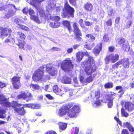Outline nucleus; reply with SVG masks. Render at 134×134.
Listing matches in <instances>:
<instances>
[{
  "mask_svg": "<svg viewBox=\"0 0 134 134\" xmlns=\"http://www.w3.org/2000/svg\"><path fill=\"white\" fill-rule=\"evenodd\" d=\"M79 105L74 103L70 102L63 104L59 109L58 114L62 117L66 115L70 118L76 117L77 114L80 111Z\"/></svg>",
  "mask_w": 134,
  "mask_h": 134,
  "instance_id": "1",
  "label": "nucleus"
},
{
  "mask_svg": "<svg viewBox=\"0 0 134 134\" xmlns=\"http://www.w3.org/2000/svg\"><path fill=\"white\" fill-rule=\"evenodd\" d=\"M82 63L85 66L84 71L87 75H92L96 71L97 67L95 65V62L93 57H89Z\"/></svg>",
  "mask_w": 134,
  "mask_h": 134,
  "instance_id": "2",
  "label": "nucleus"
},
{
  "mask_svg": "<svg viewBox=\"0 0 134 134\" xmlns=\"http://www.w3.org/2000/svg\"><path fill=\"white\" fill-rule=\"evenodd\" d=\"M63 10L64 11L61 14L63 18H73L74 17L75 10L70 6L67 0L65 1Z\"/></svg>",
  "mask_w": 134,
  "mask_h": 134,
  "instance_id": "3",
  "label": "nucleus"
},
{
  "mask_svg": "<svg viewBox=\"0 0 134 134\" xmlns=\"http://www.w3.org/2000/svg\"><path fill=\"white\" fill-rule=\"evenodd\" d=\"M44 65H42L39 68L36 70L32 75V79L35 82L42 80L44 77Z\"/></svg>",
  "mask_w": 134,
  "mask_h": 134,
  "instance_id": "4",
  "label": "nucleus"
},
{
  "mask_svg": "<svg viewBox=\"0 0 134 134\" xmlns=\"http://www.w3.org/2000/svg\"><path fill=\"white\" fill-rule=\"evenodd\" d=\"M73 28V32L75 36V38L77 41L80 42L82 41V34L79 28L78 24L76 22H74L72 25Z\"/></svg>",
  "mask_w": 134,
  "mask_h": 134,
  "instance_id": "5",
  "label": "nucleus"
},
{
  "mask_svg": "<svg viewBox=\"0 0 134 134\" xmlns=\"http://www.w3.org/2000/svg\"><path fill=\"white\" fill-rule=\"evenodd\" d=\"M109 94H107L105 95V97H106L105 99H104L103 100L104 102L106 103L108 102V107L109 108H111L113 105V100L115 97L116 96V94L114 92L112 91L110 92Z\"/></svg>",
  "mask_w": 134,
  "mask_h": 134,
  "instance_id": "6",
  "label": "nucleus"
},
{
  "mask_svg": "<svg viewBox=\"0 0 134 134\" xmlns=\"http://www.w3.org/2000/svg\"><path fill=\"white\" fill-rule=\"evenodd\" d=\"M72 66L71 61L69 58H66L62 61L61 65V69L65 71H70L71 67Z\"/></svg>",
  "mask_w": 134,
  "mask_h": 134,
  "instance_id": "7",
  "label": "nucleus"
},
{
  "mask_svg": "<svg viewBox=\"0 0 134 134\" xmlns=\"http://www.w3.org/2000/svg\"><path fill=\"white\" fill-rule=\"evenodd\" d=\"M14 111L21 116L24 115L26 113L24 107H23L19 108L17 107H19L21 106L22 104L20 103H19L17 102H14Z\"/></svg>",
  "mask_w": 134,
  "mask_h": 134,
  "instance_id": "8",
  "label": "nucleus"
},
{
  "mask_svg": "<svg viewBox=\"0 0 134 134\" xmlns=\"http://www.w3.org/2000/svg\"><path fill=\"white\" fill-rule=\"evenodd\" d=\"M33 96L31 93L27 92V93L22 92L17 97V98L18 99H23L24 100H26V101L31 100Z\"/></svg>",
  "mask_w": 134,
  "mask_h": 134,
  "instance_id": "9",
  "label": "nucleus"
},
{
  "mask_svg": "<svg viewBox=\"0 0 134 134\" xmlns=\"http://www.w3.org/2000/svg\"><path fill=\"white\" fill-rule=\"evenodd\" d=\"M20 77L17 76H14L12 78L11 81L14 88L18 89L20 87Z\"/></svg>",
  "mask_w": 134,
  "mask_h": 134,
  "instance_id": "10",
  "label": "nucleus"
},
{
  "mask_svg": "<svg viewBox=\"0 0 134 134\" xmlns=\"http://www.w3.org/2000/svg\"><path fill=\"white\" fill-rule=\"evenodd\" d=\"M96 74H94L93 76L92 75L87 77L85 79H84V77L81 76L80 77V80L81 83H82L85 85L92 82L94 78L96 76Z\"/></svg>",
  "mask_w": 134,
  "mask_h": 134,
  "instance_id": "11",
  "label": "nucleus"
},
{
  "mask_svg": "<svg viewBox=\"0 0 134 134\" xmlns=\"http://www.w3.org/2000/svg\"><path fill=\"white\" fill-rule=\"evenodd\" d=\"M119 59V55L118 54H114L112 53L109 55L107 56L105 59L106 62H109L110 60L113 63H114L117 61Z\"/></svg>",
  "mask_w": 134,
  "mask_h": 134,
  "instance_id": "12",
  "label": "nucleus"
},
{
  "mask_svg": "<svg viewBox=\"0 0 134 134\" xmlns=\"http://www.w3.org/2000/svg\"><path fill=\"white\" fill-rule=\"evenodd\" d=\"M0 36L2 37H7L12 32L11 29H7L6 28H2L1 29Z\"/></svg>",
  "mask_w": 134,
  "mask_h": 134,
  "instance_id": "13",
  "label": "nucleus"
},
{
  "mask_svg": "<svg viewBox=\"0 0 134 134\" xmlns=\"http://www.w3.org/2000/svg\"><path fill=\"white\" fill-rule=\"evenodd\" d=\"M102 43L100 42L99 43H98L93 49V53L95 55H98L99 54L101 51H102Z\"/></svg>",
  "mask_w": 134,
  "mask_h": 134,
  "instance_id": "14",
  "label": "nucleus"
},
{
  "mask_svg": "<svg viewBox=\"0 0 134 134\" xmlns=\"http://www.w3.org/2000/svg\"><path fill=\"white\" fill-rule=\"evenodd\" d=\"M46 70L51 75L54 76L57 73V69L52 66H46Z\"/></svg>",
  "mask_w": 134,
  "mask_h": 134,
  "instance_id": "15",
  "label": "nucleus"
},
{
  "mask_svg": "<svg viewBox=\"0 0 134 134\" xmlns=\"http://www.w3.org/2000/svg\"><path fill=\"white\" fill-rule=\"evenodd\" d=\"M83 8L87 12H92L93 9V6L92 4L88 2H87L84 4Z\"/></svg>",
  "mask_w": 134,
  "mask_h": 134,
  "instance_id": "16",
  "label": "nucleus"
},
{
  "mask_svg": "<svg viewBox=\"0 0 134 134\" xmlns=\"http://www.w3.org/2000/svg\"><path fill=\"white\" fill-rule=\"evenodd\" d=\"M62 24L65 28H66L69 33L72 31V28L70 22L67 20H64L62 22Z\"/></svg>",
  "mask_w": 134,
  "mask_h": 134,
  "instance_id": "17",
  "label": "nucleus"
},
{
  "mask_svg": "<svg viewBox=\"0 0 134 134\" xmlns=\"http://www.w3.org/2000/svg\"><path fill=\"white\" fill-rule=\"evenodd\" d=\"M121 64L122 65L124 69H128L130 66V63L128 58H123L121 60Z\"/></svg>",
  "mask_w": 134,
  "mask_h": 134,
  "instance_id": "18",
  "label": "nucleus"
},
{
  "mask_svg": "<svg viewBox=\"0 0 134 134\" xmlns=\"http://www.w3.org/2000/svg\"><path fill=\"white\" fill-rule=\"evenodd\" d=\"M126 109L128 111H131L134 109V104L131 102H125L124 105Z\"/></svg>",
  "mask_w": 134,
  "mask_h": 134,
  "instance_id": "19",
  "label": "nucleus"
},
{
  "mask_svg": "<svg viewBox=\"0 0 134 134\" xmlns=\"http://www.w3.org/2000/svg\"><path fill=\"white\" fill-rule=\"evenodd\" d=\"M14 102H17L15 101H13L12 103L10 102L9 100V98H7L6 100L5 101L2 103V104L4 105L5 107L7 108H10L12 107L13 109L14 108Z\"/></svg>",
  "mask_w": 134,
  "mask_h": 134,
  "instance_id": "20",
  "label": "nucleus"
},
{
  "mask_svg": "<svg viewBox=\"0 0 134 134\" xmlns=\"http://www.w3.org/2000/svg\"><path fill=\"white\" fill-rule=\"evenodd\" d=\"M71 78L66 75L64 76L62 78L61 81L63 83L70 84L71 82Z\"/></svg>",
  "mask_w": 134,
  "mask_h": 134,
  "instance_id": "21",
  "label": "nucleus"
},
{
  "mask_svg": "<svg viewBox=\"0 0 134 134\" xmlns=\"http://www.w3.org/2000/svg\"><path fill=\"white\" fill-rule=\"evenodd\" d=\"M18 43L16 45L19 47L20 49H23L24 50V46L26 44L24 40H22L20 39H18Z\"/></svg>",
  "mask_w": 134,
  "mask_h": 134,
  "instance_id": "22",
  "label": "nucleus"
},
{
  "mask_svg": "<svg viewBox=\"0 0 134 134\" xmlns=\"http://www.w3.org/2000/svg\"><path fill=\"white\" fill-rule=\"evenodd\" d=\"M15 42V38L12 37L10 34H9V35L8 37L4 41V42L5 43H9L11 44H13Z\"/></svg>",
  "mask_w": 134,
  "mask_h": 134,
  "instance_id": "23",
  "label": "nucleus"
},
{
  "mask_svg": "<svg viewBox=\"0 0 134 134\" xmlns=\"http://www.w3.org/2000/svg\"><path fill=\"white\" fill-rule=\"evenodd\" d=\"M44 1V0H32L31 3L33 6H34L37 9V5L40 4L41 2Z\"/></svg>",
  "mask_w": 134,
  "mask_h": 134,
  "instance_id": "24",
  "label": "nucleus"
},
{
  "mask_svg": "<svg viewBox=\"0 0 134 134\" xmlns=\"http://www.w3.org/2000/svg\"><path fill=\"white\" fill-rule=\"evenodd\" d=\"M59 128L60 131L65 130L67 127V124L65 123L59 122L58 123Z\"/></svg>",
  "mask_w": 134,
  "mask_h": 134,
  "instance_id": "25",
  "label": "nucleus"
},
{
  "mask_svg": "<svg viewBox=\"0 0 134 134\" xmlns=\"http://www.w3.org/2000/svg\"><path fill=\"white\" fill-rule=\"evenodd\" d=\"M105 89L112 88L114 86V84L111 82H109L105 83L104 85Z\"/></svg>",
  "mask_w": 134,
  "mask_h": 134,
  "instance_id": "26",
  "label": "nucleus"
},
{
  "mask_svg": "<svg viewBox=\"0 0 134 134\" xmlns=\"http://www.w3.org/2000/svg\"><path fill=\"white\" fill-rule=\"evenodd\" d=\"M122 47L124 51L128 52L130 50V46L129 43H127L123 44Z\"/></svg>",
  "mask_w": 134,
  "mask_h": 134,
  "instance_id": "27",
  "label": "nucleus"
},
{
  "mask_svg": "<svg viewBox=\"0 0 134 134\" xmlns=\"http://www.w3.org/2000/svg\"><path fill=\"white\" fill-rule=\"evenodd\" d=\"M83 57V54L82 52H79L76 54V58L79 61H81Z\"/></svg>",
  "mask_w": 134,
  "mask_h": 134,
  "instance_id": "28",
  "label": "nucleus"
},
{
  "mask_svg": "<svg viewBox=\"0 0 134 134\" xmlns=\"http://www.w3.org/2000/svg\"><path fill=\"white\" fill-rule=\"evenodd\" d=\"M85 37L87 39H88V41L90 42L91 41H94L95 39V37L92 35L90 34H87L86 35Z\"/></svg>",
  "mask_w": 134,
  "mask_h": 134,
  "instance_id": "29",
  "label": "nucleus"
},
{
  "mask_svg": "<svg viewBox=\"0 0 134 134\" xmlns=\"http://www.w3.org/2000/svg\"><path fill=\"white\" fill-rule=\"evenodd\" d=\"M30 18L37 23L40 24L41 23L40 21L37 16L35 15L32 16H30Z\"/></svg>",
  "mask_w": 134,
  "mask_h": 134,
  "instance_id": "30",
  "label": "nucleus"
},
{
  "mask_svg": "<svg viewBox=\"0 0 134 134\" xmlns=\"http://www.w3.org/2000/svg\"><path fill=\"white\" fill-rule=\"evenodd\" d=\"M14 23L15 24L18 25V26L20 25L22 22L24 23L20 18L17 17L14 20Z\"/></svg>",
  "mask_w": 134,
  "mask_h": 134,
  "instance_id": "31",
  "label": "nucleus"
},
{
  "mask_svg": "<svg viewBox=\"0 0 134 134\" xmlns=\"http://www.w3.org/2000/svg\"><path fill=\"white\" fill-rule=\"evenodd\" d=\"M15 14V13L13 12L12 10H10L8 11V13H6L5 16V18H8L11 16H13Z\"/></svg>",
  "mask_w": 134,
  "mask_h": 134,
  "instance_id": "32",
  "label": "nucleus"
},
{
  "mask_svg": "<svg viewBox=\"0 0 134 134\" xmlns=\"http://www.w3.org/2000/svg\"><path fill=\"white\" fill-rule=\"evenodd\" d=\"M18 35L19 36L20 38L24 40L26 39V36L22 32H17Z\"/></svg>",
  "mask_w": 134,
  "mask_h": 134,
  "instance_id": "33",
  "label": "nucleus"
},
{
  "mask_svg": "<svg viewBox=\"0 0 134 134\" xmlns=\"http://www.w3.org/2000/svg\"><path fill=\"white\" fill-rule=\"evenodd\" d=\"M103 41L104 42H107L110 40V38L108 35L107 34H105L103 37Z\"/></svg>",
  "mask_w": 134,
  "mask_h": 134,
  "instance_id": "34",
  "label": "nucleus"
},
{
  "mask_svg": "<svg viewBox=\"0 0 134 134\" xmlns=\"http://www.w3.org/2000/svg\"><path fill=\"white\" fill-rule=\"evenodd\" d=\"M53 91L57 94H61V93H58L59 88L58 85H55L53 87Z\"/></svg>",
  "mask_w": 134,
  "mask_h": 134,
  "instance_id": "35",
  "label": "nucleus"
},
{
  "mask_svg": "<svg viewBox=\"0 0 134 134\" xmlns=\"http://www.w3.org/2000/svg\"><path fill=\"white\" fill-rule=\"evenodd\" d=\"M126 41L125 39L123 37H121L120 38L118 41V43L120 45L125 44L124 43L126 42Z\"/></svg>",
  "mask_w": 134,
  "mask_h": 134,
  "instance_id": "36",
  "label": "nucleus"
},
{
  "mask_svg": "<svg viewBox=\"0 0 134 134\" xmlns=\"http://www.w3.org/2000/svg\"><path fill=\"white\" fill-rule=\"evenodd\" d=\"M7 98L3 94H0V103L2 104L6 100Z\"/></svg>",
  "mask_w": 134,
  "mask_h": 134,
  "instance_id": "37",
  "label": "nucleus"
},
{
  "mask_svg": "<svg viewBox=\"0 0 134 134\" xmlns=\"http://www.w3.org/2000/svg\"><path fill=\"white\" fill-rule=\"evenodd\" d=\"M30 86L31 87H32L33 89L35 90H39L40 88V87L37 84L31 83L30 85Z\"/></svg>",
  "mask_w": 134,
  "mask_h": 134,
  "instance_id": "38",
  "label": "nucleus"
},
{
  "mask_svg": "<svg viewBox=\"0 0 134 134\" xmlns=\"http://www.w3.org/2000/svg\"><path fill=\"white\" fill-rule=\"evenodd\" d=\"M18 27L20 29L25 31H29V29L28 27L21 24L19 26H18Z\"/></svg>",
  "mask_w": 134,
  "mask_h": 134,
  "instance_id": "39",
  "label": "nucleus"
},
{
  "mask_svg": "<svg viewBox=\"0 0 134 134\" xmlns=\"http://www.w3.org/2000/svg\"><path fill=\"white\" fill-rule=\"evenodd\" d=\"M121 64V60H120L115 63L113 65L112 68L113 69H115V68H117L119 67V66Z\"/></svg>",
  "mask_w": 134,
  "mask_h": 134,
  "instance_id": "40",
  "label": "nucleus"
},
{
  "mask_svg": "<svg viewBox=\"0 0 134 134\" xmlns=\"http://www.w3.org/2000/svg\"><path fill=\"white\" fill-rule=\"evenodd\" d=\"M121 113L123 116L127 117L129 115V114L127 113L123 108H122L121 109Z\"/></svg>",
  "mask_w": 134,
  "mask_h": 134,
  "instance_id": "41",
  "label": "nucleus"
},
{
  "mask_svg": "<svg viewBox=\"0 0 134 134\" xmlns=\"http://www.w3.org/2000/svg\"><path fill=\"white\" fill-rule=\"evenodd\" d=\"M106 25L108 26H111L113 24L112 20L111 18H109L105 22Z\"/></svg>",
  "mask_w": 134,
  "mask_h": 134,
  "instance_id": "42",
  "label": "nucleus"
},
{
  "mask_svg": "<svg viewBox=\"0 0 134 134\" xmlns=\"http://www.w3.org/2000/svg\"><path fill=\"white\" fill-rule=\"evenodd\" d=\"M100 91L99 90L96 91L94 93V97L96 99H98L100 97Z\"/></svg>",
  "mask_w": 134,
  "mask_h": 134,
  "instance_id": "43",
  "label": "nucleus"
},
{
  "mask_svg": "<svg viewBox=\"0 0 134 134\" xmlns=\"http://www.w3.org/2000/svg\"><path fill=\"white\" fill-rule=\"evenodd\" d=\"M40 108V106L39 104L32 103V109H38Z\"/></svg>",
  "mask_w": 134,
  "mask_h": 134,
  "instance_id": "44",
  "label": "nucleus"
},
{
  "mask_svg": "<svg viewBox=\"0 0 134 134\" xmlns=\"http://www.w3.org/2000/svg\"><path fill=\"white\" fill-rule=\"evenodd\" d=\"M39 14L41 17H44L45 16V14L44 10L41 9L38 12Z\"/></svg>",
  "mask_w": 134,
  "mask_h": 134,
  "instance_id": "45",
  "label": "nucleus"
},
{
  "mask_svg": "<svg viewBox=\"0 0 134 134\" xmlns=\"http://www.w3.org/2000/svg\"><path fill=\"white\" fill-rule=\"evenodd\" d=\"M123 126L124 127H127L128 130L130 128L131 126V125L128 122H124L123 123Z\"/></svg>",
  "mask_w": 134,
  "mask_h": 134,
  "instance_id": "46",
  "label": "nucleus"
},
{
  "mask_svg": "<svg viewBox=\"0 0 134 134\" xmlns=\"http://www.w3.org/2000/svg\"><path fill=\"white\" fill-rule=\"evenodd\" d=\"M52 19L55 22H58L60 19V17L58 16H53L52 18Z\"/></svg>",
  "mask_w": 134,
  "mask_h": 134,
  "instance_id": "47",
  "label": "nucleus"
},
{
  "mask_svg": "<svg viewBox=\"0 0 134 134\" xmlns=\"http://www.w3.org/2000/svg\"><path fill=\"white\" fill-rule=\"evenodd\" d=\"M125 91L123 89V88L120 90L118 92L119 93H120V94L119 95V98L121 97L125 93Z\"/></svg>",
  "mask_w": 134,
  "mask_h": 134,
  "instance_id": "48",
  "label": "nucleus"
},
{
  "mask_svg": "<svg viewBox=\"0 0 134 134\" xmlns=\"http://www.w3.org/2000/svg\"><path fill=\"white\" fill-rule=\"evenodd\" d=\"M28 12L29 15L30 16V17L31 16H32L34 15H33L35 13V12L34 10L32 9L31 8H30L29 9Z\"/></svg>",
  "mask_w": 134,
  "mask_h": 134,
  "instance_id": "49",
  "label": "nucleus"
},
{
  "mask_svg": "<svg viewBox=\"0 0 134 134\" xmlns=\"http://www.w3.org/2000/svg\"><path fill=\"white\" fill-rule=\"evenodd\" d=\"M108 49L109 52H112L114 51L115 47L113 46H110L108 47Z\"/></svg>",
  "mask_w": 134,
  "mask_h": 134,
  "instance_id": "50",
  "label": "nucleus"
},
{
  "mask_svg": "<svg viewBox=\"0 0 134 134\" xmlns=\"http://www.w3.org/2000/svg\"><path fill=\"white\" fill-rule=\"evenodd\" d=\"M23 13L25 14H27L28 12L29 11V9H28V8L27 7H25L23 9Z\"/></svg>",
  "mask_w": 134,
  "mask_h": 134,
  "instance_id": "51",
  "label": "nucleus"
},
{
  "mask_svg": "<svg viewBox=\"0 0 134 134\" xmlns=\"http://www.w3.org/2000/svg\"><path fill=\"white\" fill-rule=\"evenodd\" d=\"M70 3L72 5H76V0H69Z\"/></svg>",
  "mask_w": 134,
  "mask_h": 134,
  "instance_id": "52",
  "label": "nucleus"
},
{
  "mask_svg": "<svg viewBox=\"0 0 134 134\" xmlns=\"http://www.w3.org/2000/svg\"><path fill=\"white\" fill-rule=\"evenodd\" d=\"M114 119L119 123L120 125L121 126L122 125V122L119 118L115 116L114 117Z\"/></svg>",
  "mask_w": 134,
  "mask_h": 134,
  "instance_id": "53",
  "label": "nucleus"
},
{
  "mask_svg": "<svg viewBox=\"0 0 134 134\" xmlns=\"http://www.w3.org/2000/svg\"><path fill=\"white\" fill-rule=\"evenodd\" d=\"M32 103L30 104H27L25 105H23V107H27L30 108L32 109Z\"/></svg>",
  "mask_w": 134,
  "mask_h": 134,
  "instance_id": "54",
  "label": "nucleus"
},
{
  "mask_svg": "<svg viewBox=\"0 0 134 134\" xmlns=\"http://www.w3.org/2000/svg\"><path fill=\"white\" fill-rule=\"evenodd\" d=\"M45 96L48 99L50 100H52L53 99V98L50 94H47L45 95Z\"/></svg>",
  "mask_w": 134,
  "mask_h": 134,
  "instance_id": "55",
  "label": "nucleus"
},
{
  "mask_svg": "<svg viewBox=\"0 0 134 134\" xmlns=\"http://www.w3.org/2000/svg\"><path fill=\"white\" fill-rule=\"evenodd\" d=\"M122 134H129L128 130L126 129L122 130L121 132Z\"/></svg>",
  "mask_w": 134,
  "mask_h": 134,
  "instance_id": "56",
  "label": "nucleus"
},
{
  "mask_svg": "<svg viewBox=\"0 0 134 134\" xmlns=\"http://www.w3.org/2000/svg\"><path fill=\"white\" fill-rule=\"evenodd\" d=\"M54 23L55 26V27H54L55 28H57L59 27L60 24V23L59 22H55Z\"/></svg>",
  "mask_w": 134,
  "mask_h": 134,
  "instance_id": "57",
  "label": "nucleus"
},
{
  "mask_svg": "<svg viewBox=\"0 0 134 134\" xmlns=\"http://www.w3.org/2000/svg\"><path fill=\"white\" fill-rule=\"evenodd\" d=\"M95 104L97 106H98L99 105H100L101 104L100 100L99 99L96 100Z\"/></svg>",
  "mask_w": 134,
  "mask_h": 134,
  "instance_id": "58",
  "label": "nucleus"
},
{
  "mask_svg": "<svg viewBox=\"0 0 134 134\" xmlns=\"http://www.w3.org/2000/svg\"><path fill=\"white\" fill-rule=\"evenodd\" d=\"M64 89L63 88H62V89H60L59 91H58V93H61V94H58L60 96H62L63 94L64 93Z\"/></svg>",
  "mask_w": 134,
  "mask_h": 134,
  "instance_id": "59",
  "label": "nucleus"
},
{
  "mask_svg": "<svg viewBox=\"0 0 134 134\" xmlns=\"http://www.w3.org/2000/svg\"><path fill=\"white\" fill-rule=\"evenodd\" d=\"M73 50V49L71 48H68L66 50L67 54H69L72 53Z\"/></svg>",
  "mask_w": 134,
  "mask_h": 134,
  "instance_id": "60",
  "label": "nucleus"
},
{
  "mask_svg": "<svg viewBox=\"0 0 134 134\" xmlns=\"http://www.w3.org/2000/svg\"><path fill=\"white\" fill-rule=\"evenodd\" d=\"M85 23L86 25L87 26H90L92 24V22H90L89 21H85Z\"/></svg>",
  "mask_w": 134,
  "mask_h": 134,
  "instance_id": "61",
  "label": "nucleus"
},
{
  "mask_svg": "<svg viewBox=\"0 0 134 134\" xmlns=\"http://www.w3.org/2000/svg\"><path fill=\"white\" fill-rule=\"evenodd\" d=\"M5 86V83L2 82L0 81V88H2Z\"/></svg>",
  "mask_w": 134,
  "mask_h": 134,
  "instance_id": "62",
  "label": "nucleus"
},
{
  "mask_svg": "<svg viewBox=\"0 0 134 134\" xmlns=\"http://www.w3.org/2000/svg\"><path fill=\"white\" fill-rule=\"evenodd\" d=\"M84 47L85 48L89 50H91L92 49V47L90 46L88 44H86L85 45Z\"/></svg>",
  "mask_w": 134,
  "mask_h": 134,
  "instance_id": "63",
  "label": "nucleus"
},
{
  "mask_svg": "<svg viewBox=\"0 0 134 134\" xmlns=\"http://www.w3.org/2000/svg\"><path fill=\"white\" fill-rule=\"evenodd\" d=\"M120 20V18L119 17H117L115 20V24H118L119 23Z\"/></svg>",
  "mask_w": 134,
  "mask_h": 134,
  "instance_id": "64",
  "label": "nucleus"
}]
</instances>
